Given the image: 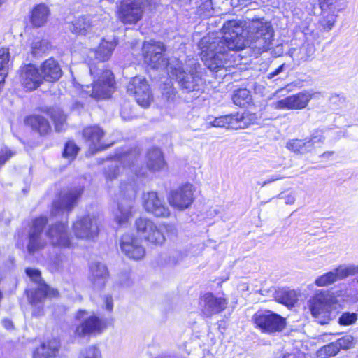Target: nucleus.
Returning <instances> with one entry per match:
<instances>
[{"mask_svg":"<svg viewBox=\"0 0 358 358\" xmlns=\"http://www.w3.org/2000/svg\"><path fill=\"white\" fill-rule=\"evenodd\" d=\"M273 38L271 24L264 18L252 19L244 25L236 20L224 23L222 36H207L199 47L205 65L217 73L231 66L230 53L252 45L259 52L269 49Z\"/></svg>","mask_w":358,"mask_h":358,"instance_id":"obj_1","label":"nucleus"},{"mask_svg":"<svg viewBox=\"0 0 358 358\" xmlns=\"http://www.w3.org/2000/svg\"><path fill=\"white\" fill-rule=\"evenodd\" d=\"M136 157L134 153H129L127 155H124L120 157V161L123 163L124 168L128 167L131 170V171L135 172L137 174V170L135 168L134 160H136Z\"/></svg>","mask_w":358,"mask_h":358,"instance_id":"obj_48","label":"nucleus"},{"mask_svg":"<svg viewBox=\"0 0 358 358\" xmlns=\"http://www.w3.org/2000/svg\"><path fill=\"white\" fill-rule=\"evenodd\" d=\"M338 352L339 349L336 342H332L321 348L317 352V355L320 358H329L335 356Z\"/></svg>","mask_w":358,"mask_h":358,"instance_id":"obj_41","label":"nucleus"},{"mask_svg":"<svg viewBox=\"0 0 358 358\" xmlns=\"http://www.w3.org/2000/svg\"><path fill=\"white\" fill-rule=\"evenodd\" d=\"M308 143L310 144L311 151L314 149L315 145H320L324 143V137L322 132L319 130H315L310 134V137L307 138Z\"/></svg>","mask_w":358,"mask_h":358,"instance_id":"obj_47","label":"nucleus"},{"mask_svg":"<svg viewBox=\"0 0 358 358\" xmlns=\"http://www.w3.org/2000/svg\"><path fill=\"white\" fill-rule=\"evenodd\" d=\"M194 201V188L191 184H185L172 191L169 197V203L176 208L183 210L191 206Z\"/></svg>","mask_w":358,"mask_h":358,"instance_id":"obj_16","label":"nucleus"},{"mask_svg":"<svg viewBox=\"0 0 358 358\" xmlns=\"http://www.w3.org/2000/svg\"><path fill=\"white\" fill-rule=\"evenodd\" d=\"M279 358H295L294 355L292 354H285L281 357Z\"/></svg>","mask_w":358,"mask_h":358,"instance_id":"obj_61","label":"nucleus"},{"mask_svg":"<svg viewBox=\"0 0 358 358\" xmlns=\"http://www.w3.org/2000/svg\"><path fill=\"white\" fill-rule=\"evenodd\" d=\"M122 252L129 259H141L145 255V250L141 241L134 235L124 234L120 241Z\"/></svg>","mask_w":358,"mask_h":358,"instance_id":"obj_17","label":"nucleus"},{"mask_svg":"<svg viewBox=\"0 0 358 358\" xmlns=\"http://www.w3.org/2000/svg\"><path fill=\"white\" fill-rule=\"evenodd\" d=\"M47 222L48 220L45 217H40L33 221L29 232V241L27 247L29 253L34 254L45 248L46 241L42 237V233Z\"/></svg>","mask_w":358,"mask_h":358,"instance_id":"obj_13","label":"nucleus"},{"mask_svg":"<svg viewBox=\"0 0 358 358\" xmlns=\"http://www.w3.org/2000/svg\"><path fill=\"white\" fill-rule=\"evenodd\" d=\"M117 45L115 40L103 39L96 50H90L87 55L90 73L94 76L91 85L82 87V95L89 96L94 99H104L110 96L114 90V78L110 70L96 68L94 59L105 62L109 59Z\"/></svg>","mask_w":358,"mask_h":358,"instance_id":"obj_3","label":"nucleus"},{"mask_svg":"<svg viewBox=\"0 0 358 358\" xmlns=\"http://www.w3.org/2000/svg\"><path fill=\"white\" fill-rule=\"evenodd\" d=\"M26 273L31 279L32 281L38 284V285L40 284H45L44 282H41V272L38 270L27 268Z\"/></svg>","mask_w":358,"mask_h":358,"instance_id":"obj_51","label":"nucleus"},{"mask_svg":"<svg viewBox=\"0 0 358 358\" xmlns=\"http://www.w3.org/2000/svg\"><path fill=\"white\" fill-rule=\"evenodd\" d=\"M43 81L55 82L62 75V69L58 62L53 58H49L44 61L39 70Z\"/></svg>","mask_w":358,"mask_h":358,"instance_id":"obj_22","label":"nucleus"},{"mask_svg":"<svg viewBox=\"0 0 358 358\" xmlns=\"http://www.w3.org/2000/svg\"><path fill=\"white\" fill-rule=\"evenodd\" d=\"M94 22L88 16L76 18L69 25V29L75 34L86 35L92 30Z\"/></svg>","mask_w":358,"mask_h":358,"instance_id":"obj_28","label":"nucleus"},{"mask_svg":"<svg viewBox=\"0 0 358 358\" xmlns=\"http://www.w3.org/2000/svg\"><path fill=\"white\" fill-rule=\"evenodd\" d=\"M148 0H122L117 10V17L124 24H136L143 17Z\"/></svg>","mask_w":358,"mask_h":358,"instance_id":"obj_8","label":"nucleus"},{"mask_svg":"<svg viewBox=\"0 0 358 358\" xmlns=\"http://www.w3.org/2000/svg\"><path fill=\"white\" fill-rule=\"evenodd\" d=\"M4 0H0V4L2 3V2Z\"/></svg>","mask_w":358,"mask_h":358,"instance_id":"obj_64","label":"nucleus"},{"mask_svg":"<svg viewBox=\"0 0 358 358\" xmlns=\"http://www.w3.org/2000/svg\"><path fill=\"white\" fill-rule=\"evenodd\" d=\"M104 301L106 304V309L108 311H111L113 308L112 297L110 296H106Z\"/></svg>","mask_w":358,"mask_h":358,"instance_id":"obj_55","label":"nucleus"},{"mask_svg":"<svg viewBox=\"0 0 358 358\" xmlns=\"http://www.w3.org/2000/svg\"><path fill=\"white\" fill-rule=\"evenodd\" d=\"M58 294V292L48 287L46 284H40L34 293L29 296V301L33 304L41 302L45 297H55Z\"/></svg>","mask_w":358,"mask_h":358,"instance_id":"obj_29","label":"nucleus"},{"mask_svg":"<svg viewBox=\"0 0 358 358\" xmlns=\"http://www.w3.org/2000/svg\"><path fill=\"white\" fill-rule=\"evenodd\" d=\"M354 338L350 335H346L338 338L336 342L339 350L341 349L348 350L353 346Z\"/></svg>","mask_w":358,"mask_h":358,"instance_id":"obj_50","label":"nucleus"},{"mask_svg":"<svg viewBox=\"0 0 358 358\" xmlns=\"http://www.w3.org/2000/svg\"><path fill=\"white\" fill-rule=\"evenodd\" d=\"M82 192V188L76 187L62 194L57 200L54 201L51 214L55 217L60 216L64 213L68 214L73 208Z\"/></svg>","mask_w":358,"mask_h":358,"instance_id":"obj_14","label":"nucleus"},{"mask_svg":"<svg viewBox=\"0 0 358 358\" xmlns=\"http://www.w3.org/2000/svg\"><path fill=\"white\" fill-rule=\"evenodd\" d=\"M145 162L148 169L152 172L162 170L166 164L162 151L157 148H153L148 150L145 157Z\"/></svg>","mask_w":358,"mask_h":358,"instance_id":"obj_25","label":"nucleus"},{"mask_svg":"<svg viewBox=\"0 0 358 358\" xmlns=\"http://www.w3.org/2000/svg\"><path fill=\"white\" fill-rule=\"evenodd\" d=\"M2 324L6 329H11L13 327V322L9 319H3L2 320Z\"/></svg>","mask_w":358,"mask_h":358,"instance_id":"obj_57","label":"nucleus"},{"mask_svg":"<svg viewBox=\"0 0 358 358\" xmlns=\"http://www.w3.org/2000/svg\"><path fill=\"white\" fill-rule=\"evenodd\" d=\"M47 113L50 116L55 123V129L61 131L64 127L66 116L59 108H50Z\"/></svg>","mask_w":358,"mask_h":358,"instance_id":"obj_37","label":"nucleus"},{"mask_svg":"<svg viewBox=\"0 0 358 358\" xmlns=\"http://www.w3.org/2000/svg\"><path fill=\"white\" fill-rule=\"evenodd\" d=\"M135 226L139 236L148 243L162 245L165 242V236L162 229L152 220L141 217L136 220Z\"/></svg>","mask_w":358,"mask_h":358,"instance_id":"obj_10","label":"nucleus"},{"mask_svg":"<svg viewBox=\"0 0 358 358\" xmlns=\"http://www.w3.org/2000/svg\"><path fill=\"white\" fill-rule=\"evenodd\" d=\"M31 54L34 57H41L50 49V44L47 40L35 38L31 43Z\"/></svg>","mask_w":358,"mask_h":358,"instance_id":"obj_38","label":"nucleus"},{"mask_svg":"<svg viewBox=\"0 0 358 358\" xmlns=\"http://www.w3.org/2000/svg\"><path fill=\"white\" fill-rule=\"evenodd\" d=\"M90 271V279L94 286L99 289L104 287L109 275L106 266L101 262H92Z\"/></svg>","mask_w":358,"mask_h":358,"instance_id":"obj_23","label":"nucleus"},{"mask_svg":"<svg viewBox=\"0 0 358 358\" xmlns=\"http://www.w3.org/2000/svg\"><path fill=\"white\" fill-rule=\"evenodd\" d=\"M337 280H341L348 276L358 273V265L343 264L334 269Z\"/></svg>","mask_w":358,"mask_h":358,"instance_id":"obj_34","label":"nucleus"},{"mask_svg":"<svg viewBox=\"0 0 358 358\" xmlns=\"http://www.w3.org/2000/svg\"><path fill=\"white\" fill-rule=\"evenodd\" d=\"M165 50L164 45L160 41L151 40L145 42L143 45L145 62L152 68L166 65L171 78H176L181 89L187 92L199 91L203 83L198 70L199 64L194 60H189V64L185 69L178 59L166 63L164 58Z\"/></svg>","mask_w":358,"mask_h":358,"instance_id":"obj_2","label":"nucleus"},{"mask_svg":"<svg viewBox=\"0 0 358 358\" xmlns=\"http://www.w3.org/2000/svg\"><path fill=\"white\" fill-rule=\"evenodd\" d=\"M338 281L334 269L316 278L315 284L318 287L328 286Z\"/></svg>","mask_w":358,"mask_h":358,"instance_id":"obj_39","label":"nucleus"},{"mask_svg":"<svg viewBox=\"0 0 358 358\" xmlns=\"http://www.w3.org/2000/svg\"><path fill=\"white\" fill-rule=\"evenodd\" d=\"M78 358H101V353L97 347L91 345L83 349Z\"/></svg>","mask_w":358,"mask_h":358,"instance_id":"obj_43","label":"nucleus"},{"mask_svg":"<svg viewBox=\"0 0 358 358\" xmlns=\"http://www.w3.org/2000/svg\"><path fill=\"white\" fill-rule=\"evenodd\" d=\"M78 148L73 142H67L65 145L63 152V157L69 162L73 160L78 153Z\"/></svg>","mask_w":358,"mask_h":358,"instance_id":"obj_45","label":"nucleus"},{"mask_svg":"<svg viewBox=\"0 0 358 358\" xmlns=\"http://www.w3.org/2000/svg\"><path fill=\"white\" fill-rule=\"evenodd\" d=\"M275 299L288 307H292L298 301V294L294 290L279 289L275 293Z\"/></svg>","mask_w":358,"mask_h":358,"instance_id":"obj_31","label":"nucleus"},{"mask_svg":"<svg viewBox=\"0 0 358 358\" xmlns=\"http://www.w3.org/2000/svg\"><path fill=\"white\" fill-rule=\"evenodd\" d=\"M74 334L79 338L100 334L106 328V322L94 312L80 309L75 314Z\"/></svg>","mask_w":358,"mask_h":358,"instance_id":"obj_5","label":"nucleus"},{"mask_svg":"<svg viewBox=\"0 0 358 358\" xmlns=\"http://www.w3.org/2000/svg\"><path fill=\"white\" fill-rule=\"evenodd\" d=\"M10 61L8 49L3 48L0 49V71L7 73V69Z\"/></svg>","mask_w":358,"mask_h":358,"instance_id":"obj_49","label":"nucleus"},{"mask_svg":"<svg viewBox=\"0 0 358 358\" xmlns=\"http://www.w3.org/2000/svg\"><path fill=\"white\" fill-rule=\"evenodd\" d=\"M232 100L234 104L244 107L251 101L250 92L247 89H238L234 92Z\"/></svg>","mask_w":358,"mask_h":358,"instance_id":"obj_36","label":"nucleus"},{"mask_svg":"<svg viewBox=\"0 0 358 358\" xmlns=\"http://www.w3.org/2000/svg\"><path fill=\"white\" fill-rule=\"evenodd\" d=\"M338 301L329 292H320L308 301L312 316L320 324H328L336 316Z\"/></svg>","mask_w":358,"mask_h":358,"instance_id":"obj_4","label":"nucleus"},{"mask_svg":"<svg viewBox=\"0 0 358 358\" xmlns=\"http://www.w3.org/2000/svg\"><path fill=\"white\" fill-rule=\"evenodd\" d=\"M49 14V9L45 5H37L32 10L31 22L35 27H41L46 22Z\"/></svg>","mask_w":358,"mask_h":358,"instance_id":"obj_30","label":"nucleus"},{"mask_svg":"<svg viewBox=\"0 0 358 358\" xmlns=\"http://www.w3.org/2000/svg\"><path fill=\"white\" fill-rule=\"evenodd\" d=\"M334 152H325L322 155V157H329V156L332 155Z\"/></svg>","mask_w":358,"mask_h":358,"instance_id":"obj_62","label":"nucleus"},{"mask_svg":"<svg viewBox=\"0 0 358 358\" xmlns=\"http://www.w3.org/2000/svg\"><path fill=\"white\" fill-rule=\"evenodd\" d=\"M227 115L216 117L211 123L212 126L216 127H226L227 129Z\"/></svg>","mask_w":358,"mask_h":358,"instance_id":"obj_52","label":"nucleus"},{"mask_svg":"<svg viewBox=\"0 0 358 358\" xmlns=\"http://www.w3.org/2000/svg\"><path fill=\"white\" fill-rule=\"evenodd\" d=\"M174 2L180 6L187 5L191 3L192 0H173Z\"/></svg>","mask_w":358,"mask_h":358,"instance_id":"obj_59","label":"nucleus"},{"mask_svg":"<svg viewBox=\"0 0 358 358\" xmlns=\"http://www.w3.org/2000/svg\"><path fill=\"white\" fill-rule=\"evenodd\" d=\"M284 66H285V64H282L278 68H277L275 71L269 73L267 76L268 78L271 79V78H274L275 76H278V74H280L283 71Z\"/></svg>","mask_w":358,"mask_h":358,"instance_id":"obj_54","label":"nucleus"},{"mask_svg":"<svg viewBox=\"0 0 358 358\" xmlns=\"http://www.w3.org/2000/svg\"><path fill=\"white\" fill-rule=\"evenodd\" d=\"M315 52V46L312 44H303L299 50L292 52V57L299 62H305L312 57Z\"/></svg>","mask_w":358,"mask_h":358,"instance_id":"obj_33","label":"nucleus"},{"mask_svg":"<svg viewBox=\"0 0 358 358\" xmlns=\"http://www.w3.org/2000/svg\"><path fill=\"white\" fill-rule=\"evenodd\" d=\"M59 346V341L55 338L44 342L34 351L33 358H53L58 352Z\"/></svg>","mask_w":358,"mask_h":358,"instance_id":"obj_27","label":"nucleus"},{"mask_svg":"<svg viewBox=\"0 0 358 358\" xmlns=\"http://www.w3.org/2000/svg\"><path fill=\"white\" fill-rule=\"evenodd\" d=\"M120 173L118 162L113 160L109 162L107 169L105 171V177L107 182L115 179Z\"/></svg>","mask_w":358,"mask_h":358,"instance_id":"obj_42","label":"nucleus"},{"mask_svg":"<svg viewBox=\"0 0 358 358\" xmlns=\"http://www.w3.org/2000/svg\"><path fill=\"white\" fill-rule=\"evenodd\" d=\"M227 300L223 297H217L208 292L201 296L199 307L203 316L210 317L222 312L227 306Z\"/></svg>","mask_w":358,"mask_h":358,"instance_id":"obj_15","label":"nucleus"},{"mask_svg":"<svg viewBox=\"0 0 358 358\" xmlns=\"http://www.w3.org/2000/svg\"><path fill=\"white\" fill-rule=\"evenodd\" d=\"M117 209L114 213L115 220L119 225L129 222L133 215V203L136 196V190L131 183L121 182L119 193L115 195Z\"/></svg>","mask_w":358,"mask_h":358,"instance_id":"obj_6","label":"nucleus"},{"mask_svg":"<svg viewBox=\"0 0 358 358\" xmlns=\"http://www.w3.org/2000/svg\"><path fill=\"white\" fill-rule=\"evenodd\" d=\"M20 81L27 92L36 90L43 82L39 69L33 64H27L21 68Z\"/></svg>","mask_w":358,"mask_h":358,"instance_id":"obj_18","label":"nucleus"},{"mask_svg":"<svg viewBox=\"0 0 358 358\" xmlns=\"http://www.w3.org/2000/svg\"><path fill=\"white\" fill-rule=\"evenodd\" d=\"M227 117H229L227 120V129H245L256 120L255 115L249 113L242 114L237 113L234 115H229Z\"/></svg>","mask_w":358,"mask_h":358,"instance_id":"obj_24","label":"nucleus"},{"mask_svg":"<svg viewBox=\"0 0 358 358\" xmlns=\"http://www.w3.org/2000/svg\"><path fill=\"white\" fill-rule=\"evenodd\" d=\"M252 321L262 333L268 334L281 332L286 327L285 318L268 310L257 311L252 316Z\"/></svg>","mask_w":358,"mask_h":358,"instance_id":"obj_7","label":"nucleus"},{"mask_svg":"<svg viewBox=\"0 0 358 358\" xmlns=\"http://www.w3.org/2000/svg\"><path fill=\"white\" fill-rule=\"evenodd\" d=\"M313 96L311 92L304 90L273 101L271 106L275 110H303L308 106Z\"/></svg>","mask_w":358,"mask_h":358,"instance_id":"obj_11","label":"nucleus"},{"mask_svg":"<svg viewBox=\"0 0 358 358\" xmlns=\"http://www.w3.org/2000/svg\"><path fill=\"white\" fill-rule=\"evenodd\" d=\"M25 124L41 136L49 134L50 125L47 119L39 115H32L25 119Z\"/></svg>","mask_w":358,"mask_h":358,"instance_id":"obj_26","label":"nucleus"},{"mask_svg":"<svg viewBox=\"0 0 358 358\" xmlns=\"http://www.w3.org/2000/svg\"><path fill=\"white\" fill-rule=\"evenodd\" d=\"M17 152L6 145L0 147V167L4 165Z\"/></svg>","mask_w":358,"mask_h":358,"instance_id":"obj_46","label":"nucleus"},{"mask_svg":"<svg viewBox=\"0 0 358 358\" xmlns=\"http://www.w3.org/2000/svg\"><path fill=\"white\" fill-rule=\"evenodd\" d=\"M120 114L124 120H129L131 118V116L127 114L123 108L121 110Z\"/></svg>","mask_w":358,"mask_h":358,"instance_id":"obj_60","label":"nucleus"},{"mask_svg":"<svg viewBox=\"0 0 358 358\" xmlns=\"http://www.w3.org/2000/svg\"><path fill=\"white\" fill-rule=\"evenodd\" d=\"M286 148L296 154H306L311 152L310 144L308 143L307 138L299 139L293 138L287 141Z\"/></svg>","mask_w":358,"mask_h":358,"instance_id":"obj_32","label":"nucleus"},{"mask_svg":"<svg viewBox=\"0 0 358 358\" xmlns=\"http://www.w3.org/2000/svg\"><path fill=\"white\" fill-rule=\"evenodd\" d=\"M282 198L285 199L286 204H293L295 201V196L292 193L287 194Z\"/></svg>","mask_w":358,"mask_h":358,"instance_id":"obj_56","label":"nucleus"},{"mask_svg":"<svg viewBox=\"0 0 358 358\" xmlns=\"http://www.w3.org/2000/svg\"><path fill=\"white\" fill-rule=\"evenodd\" d=\"M47 236L53 246L61 248H71V243L66 224L56 223L51 225L47 231Z\"/></svg>","mask_w":358,"mask_h":358,"instance_id":"obj_20","label":"nucleus"},{"mask_svg":"<svg viewBox=\"0 0 358 358\" xmlns=\"http://www.w3.org/2000/svg\"><path fill=\"white\" fill-rule=\"evenodd\" d=\"M225 75H226L225 73H220V75H219V76L222 77V76H224Z\"/></svg>","mask_w":358,"mask_h":358,"instance_id":"obj_63","label":"nucleus"},{"mask_svg":"<svg viewBox=\"0 0 358 358\" xmlns=\"http://www.w3.org/2000/svg\"><path fill=\"white\" fill-rule=\"evenodd\" d=\"M164 229L166 230V232L169 236H175L177 234V229L176 227L170 224H164Z\"/></svg>","mask_w":358,"mask_h":358,"instance_id":"obj_53","label":"nucleus"},{"mask_svg":"<svg viewBox=\"0 0 358 358\" xmlns=\"http://www.w3.org/2000/svg\"><path fill=\"white\" fill-rule=\"evenodd\" d=\"M357 320V315L355 313L344 312L339 317L338 322L341 326L354 324Z\"/></svg>","mask_w":358,"mask_h":358,"instance_id":"obj_44","label":"nucleus"},{"mask_svg":"<svg viewBox=\"0 0 358 358\" xmlns=\"http://www.w3.org/2000/svg\"><path fill=\"white\" fill-rule=\"evenodd\" d=\"M337 280H341L348 276L358 273V265L343 264L334 269Z\"/></svg>","mask_w":358,"mask_h":358,"instance_id":"obj_35","label":"nucleus"},{"mask_svg":"<svg viewBox=\"0 0 358 358\" xmlns=\"http://www.w3.org/2000/svg\"><path fill=\"white\" fill-rule=\"evenodd\" d=\"M103 135V131L97 126L88 127L83 129V138L92 153L108 147L101 142Z\"/></svg>","mask_w":358,"mask_h":358,"instance_id":"obj_21","label":"nucleus"},{"mask_svg":"<svg viewBox=\"0 0 358 358\" xmlns=\"http://www.w3.org/2000/svg\"><path fill=\"white\" fill-rule=\"evenodd\" d=\"M101 218L99 215H88L78 218L73 224V232L80 239L94 240L99 234Z\"/></svg>","mask_w":358,"mask_h":358,"instance_id":"obj_9","label":"nucleus"},{"mask_svg":"<svg viewBox=\"0 0 358 358\" xmlns=\"http://www.w3.org/2000/svg\"><path fill=\"white\" fill-rule=\"evenodd\" d=\"M143 207L148 213L156 217H166L170 215L169 208L155 192L144 194Z\"/></svg>","mask_w":358,"mask_h":358,"instance_id":"obj_19","label":"nucleus"},{"mask_svg":"<svg viewBox=\"0 0 358 358\" xmlns=\"http://www.w3.org/2000/svg\"><path fill=\"white\" fill-rule=\"evenodd\" d=\"M282 177H281L280 175H275V176H271L270 178L267 179L264 182V185H266V184H269L272 182H274V181H276L278 180H280V179H282Z\"/></svg>","mask_w":358,"mask_h":358,"instance_id":"obj_58","label":"nucleus"},{"mask_svg":"<svg viewBox=\"0 0 358 358\" xmlns=\"http://www.w3.org/2000/svg\"><path fill=\"white\" fill-rule=\"evenodd\" d=\"M127 93L134 96L136 102L143 108L148 107L152 101L149 85L141 76H136L130 80L127 85Z\"/></svg>","mask_w":358,"mask_h":358,"instance_id":"obj_12","label":"nucleus"},{"mask_svg":"<svg viewBox=\"0 0 358 358\" xmlns=\"http://www.w3.org/2000/svg\"><path fill=\"white\" fill-rule=\"evenodd\" d=\"M327 11L324 10V13H323V18L320 23L324 29L329 31L334 26L336 15L335 13L336 9L329 10V12Z\"/></svg>","mask_w":358,"mask_h":358,"instance_id":"obj_40","label":"nucleus"}]
</instances>
